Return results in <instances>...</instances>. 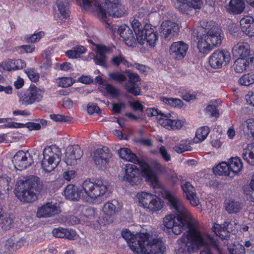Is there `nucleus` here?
I'll list each match as a JSON object with an SVG mask.
<instances>
[{
	"label": "nucleus",
	"instance_id": "0eeeda50",
	"mask_svg": "<svg viewBox=\"0 0 254 254\" xmlns=\"http://www.w3.org/2000/svg\"><path fill=\"white\" fill-rule=\"evenodd\" d=\"M41 186L40 179L37 177H23L16 182L14 193L21 201L32 202L37 200V192L40 190Z\"/></svg>",
	"mask_w": 254,
	"mask_h": 254
},
{
	"label": "nucleus",
	"instance_id": "e2e57ef3",
	"mask_svg": "<svg viewBox=\"0 0 254 254\" xmlns=\"http://www.w3.org/2000/svg\"><path fill=\"white\" fill-rule=\"evenodd\" d=\"M245 98L247 103L250 106L254 107V92H249Z\"/></svg>",
	"mask_w": 254,
	"mask_h": 254
},
{
	"label": "nucleus",
	"instance_id": "4d7b16f0",
	"mask_svg": "<svg viewBox=\"0 0 254 254\" xmlns=\"http://www.w3.org/2000/svg\"><path fill=\"white\" fill-rule=\"evenodd\" d=\"M75 175L76 173L74 170H66L64 172L63 177L64 180L70 181L75 177Z\"/></svg>",
	"mask_w": 254,
	"mask_h": 254
},
{
	"label": "nucleus",
	"instance_id": "aec40b11",
	"mask_svg": "<svg viewBox=\"0 0 254 254\" xmlns=\"http://www.w3.org/2000/svg\"><path fill=\"white\" fill-rule=\"evenodd\" d=\"M60 212V207L52 202H48L38 208L36 215L38 218L50 217Z\"/></svg>",
	"mask_w": 254,
	"mask_h": 254
},
{
	"label": "nucleus",
	"instance_id": "603ef678",
	"mask_svg": "<svg viewBox=\"0 0 254 254\" xmlns=\"http://www.w3.org/2000/svg\"><path fill=\"white\" fill-rule=\"evenodd\" d=\"M149 10L147 8L141 7L139 8L137 13L134 15V17L130 19L129 22L132 19H135L139 21L138 19H141L149 14Z\"/></svg>",
	"mask_w": 254,
	"mask_h": 254
},
{
	"label": "nucleus",
	"instance_id": "c03bdc74",
	"mask_svg": "<svg viewBox=\"0 0 254 254\" xmlns=\"http://www.w3.org/2000/svg\"><path fill=\"white\" fill-rule=\"evenodd\" d=\"M24 72L31 81L37 82L39 80L40 74L35 68H27Z\"/></svg>",
	"mask_w": 254,
	"mask_h": 254
},
{
	"label": "nucleus",
	"instance_id": "13d9d810",
	"mask_svg": "<svg viewBox=\"0 0 254 254\" xmlns=\"http://www.w3.org/2000/svg\"><path fill=\"white\" fill-rule=\"evenodd\" d=\"M56 68H60L61 70L67 71L72 68V65L68 62L64 63L61 64H56Z\"/></svg>",
	"mask_w": 254,
	"mask_h": 254
},
{
	"label": "nucleus",
	"instance_id": "2f4dec72",
	"mask_svg": "<svg viewBox=\"0 0 254 254\" xmlns=\"http://www.w3.org/2000/svg\"><path fill=\"white\" fill-rule=\"evenodd\" d=\"M245 8V4L243 0H231L228 6V10L231 13L239 14L241 13Z\"/></svg>",
	"mask_w": 254,
	"mask_h": 254
},
{
	"label": "nucleus",
	"instance_id": "c85d7f7f",
	"mask_svg": "<svg viewBox=\"0 0 254 254\" xmlns=\"http://www.w3.org/2000/svg\"><path fill=\"white\" fill-rule=\"evenodd\" d=\"M110 157V154L105 151L103 149L96 150L94 155L95 162L100 167H105Z\"/></svg>",
	"mask_w": 254,
	"mask_h": 254
},
{
	"label": "nucleus",
	"instance_id": "ddd939ff",
	"mask_svg": "<svg viewBox=\"0 0 254 254\" xmlns=\"http://www.w3.org/2000/svg\"><path fill=\"white\" fill-rule=\"evenodd\" d=\"M158 123L163 127L168 130L181 129L187 124L185 119H174L172 114L168 113L162 114L158 119Z\"/></svg>",
	"mask_w": 254,
	"mask_h": 254
},
{
	"label": "nucleus",
	"instance_id": "7c9ffc66",
	"mask_svg": "<svg viewBox=\"0 0 254 254\" xmlns=\"http://www.w3.org/2000/svg\"><path fill=\"white\" fill-rule=\"evenodd\" d=\"M224 206L228 213L234 214L240 212L243 206L241 202L230 198L225 200Z\"/></svg>",
	"mask_w": 254,
	"mask_h": 254
},
{
	"label": "nucleus",
	"instance_id": "8fccbe9b",
	"mask_svg": "<svg viewBox=\"0 0 254 254\" xmlns=\"http://www.w3.org/2000/svg\"><path fill=\"white\" fill-rule=\"evenodd\" d=\"M230 254H245V249L243 245L240 244L234 245L228 248Z\"/></svg>",
	"mask_w": 254,
	"mask_h": 254
},
{
	"label": "nucleus",
	"instance_id": "20e7f679",
	"mask_svg": "<svg viewBox=\"0 0 254 254\" xmlns=\"http://www.w3.org/2000/svg\"><path fill=\"white\" fill-rule=\"evenodd\" d=\"M122 237L130 249L138 254H164L165 247L163 242L149 233L134 234L127 229L123 230Z\"/></svg>",
	"mask_w": 254,
	"mask_h": 254
},
{
	"label": "nucleus",
	"instance_id": "b1692460",
	"mask_svg": "<svg viewBox=\"0 0 254 254\" xmlns=\"http://www.w3.org/2000/svg\"><path fill=\"white\" fill-rule=\"evenodd\" d=\"M243 32L250 37H254V18L249 15L243 17L240 21Z\"/></svg>",
	"mask_w": 254,
	"mask_h": 254
},
{
	"label": "nucleus",
	"instance_id": "473e14b6",
	"mask_svg": "<svg viewBox=\"0 0 254 254\" xmlns=\"http://www.w3.org/2000/svg\"><path fill=\"white\" fill-rule=\"evenodd\" d=\"M230 173L237 175L243 169V164L242 160L238 157H231L228 161Z\"/></svg>",
	"mask_w": 254,
	"mask_h": 254
},
{
	"label": "nucleus",
	"instance_id": "dca6fc26",
	"mask_svg": "<svg viewBox=\"0 0 254 254\" xmlns=\"http://www.w3.org/2000/svg\"><path fill=\"white\" fill-rule=\"evenodd\" d=\"M189 45L183 41L173 42L170 47L171 57L176 60H182L187 55Z\"/></svg>",
	"mask_w": 254,
	"mask_h": 254
},
{
	"label": "nucleus",
	"instance_id": "e433bc0d",
	"mask_svg": "<svg viewBox=\"0 0 254 254\" xmlns=\"http://www.w3.org/2000/svg\"><path fill=\"white\" fill-rule=\"evenodd\" d=\"M99 90L105 96L110 95L113 98L117 97L120 94L119 90L113 85L106 83L99 88Z\"/></svg>",
	"mask_w": 254,
	"mask_h": 254
},
{
	"label": "nucleus",
	"instance_id": "5fc2aeb1",
	"mask_svg": "<svg viewBox=\"0 0 254 254\" xmlns=\"http://www.w3.org/2000/svg\"><path fill=\"white\" fill-rule=\"evenodd\" d=\"M50 118L55 122H68L70 121L69 117L61 115L52 114L50 115Z\"/></svg>",
	"mask_w": 254,
	"mask_h": 254
},
{
	"label": "nucleus",
	"instance_id": "37998d69",
	"mask_svg": "<svg viewBox=\"0 0 254 254\" xmlns=\"http://www.w3.org/2000/svg\"><path fill=\"white\" fill-rule=\"evenodd\" d=\"M55 83L60 87L66 88L71 86L74 82L72 78L63 77L55 79Z\"/></svg>",
	"mask_w": 254,
	"mask_h": 254
},
{
	"label": "nucleus",
	"instance_id": "cd10ccee",
	"mask_svg": "<svg viewBox=\"0 0 254 254\" xmlns=\"http://www.w3.org/2000/svg\"><path fill=\"white\" fill-rule=\"evenodd\" d=\"M96 56L94 59L95 62L96 64L101 66H105L106 61V54L109 53V49L106 46L103 45H96Z\"/></svg>",
	"mask_w": 254,
	"mask_h": 254
},
{
	"label": "nucleus",
	"instance_id": "774afa93",
	"mask_svg": "<svg viewBox=\"0 0 254 254\" xmlns=\"http://www.w3.org/2000/svg\"><path fill=\"white\" fill-rule=\"evenodd\" d=\"M78 80L83 84H89L92 82V79L89 75H82L78 78Z\"/></svg>",
	"mask_w": 254,
	"mask_h": 254
},
{
	"label": "nucleus",
	"instance_id": "6ab92c4d",
	"mask_svg": "<svg viewBox=\"0 0 254 254\" xmlns=\"http://www.w3.org/2000/svg\"><path fill=\"white\" fill-rule=\"evenodd\" d=\"M179 25L171 20H165L161 25V34L165 39H171L179 31Z\"/></svg>",
	"mask_w": 254,
	"mask_h": 254
},
{
	"label": "nucleus",
	"instance_id": "72a5a7b5",
	"mask_svg": "<svg viewBox=\"0 0 254 254\" xmlns=\"http://www.w3.org/2000/svg\"><path fill=\"white\" fill-rule=\"evenodd\" d=\"M242 157L249 164L254 165V144H249L244 149Z\"/></svg>",
	"mask_w": 254,
	"mask_h": 254
},
{
	"label": "nucleus",
	"instance_id": "69168bd1",
	"mask_svg": "<svg viewBox=\"0 0 254 254\" xmlns=\"http://www.w3.org/2000/svg\"><path fill=\"white\" fill-rule=\"evenodd\" d=\"M99 111V107L96 104L91 103L88 104L87 106V112L89 114H93L94 113H97Z\"/></svg>",
	"mask_w": 254,
	"mask_h": 254
},
{
	"label": "nucleus",
	"instance_id": "49530a36",
	"mask_svg": "<svg viewBox=\"0 0 254 254\" xmlns=\"http://www.w3.org/2000/svg\"><path fill=\"white\" fill-rule=\"evenodd\" d=\"M110 78L117 82H122L127 79L126 75L123 72L115 71L109 73Z\"/></svg>",
	"mask_w": 254,
	"mask_h": 254
},
{
	"label": "nucleus",
	"instance_id": "f8f14e48",
	"mask_svg": "<svg viewBox=\"0 0 254 254\" xmlns=\"http://www.w3.org/2000/svg\"><path fill=\"white\" fill-rule=\"evenodd\" d=\"M123 176H121L122 181L127 182L132 185H137L142 181L138 168L134 165L127 164L123 170Z\"/></svg>",
	"mask_w": 254,
	"mask_h": 254
},
{
	"label": "nucleus",
	"instance_id": "bb28decb",
	"mask_svg": "<svg viewBox=\"0 0 254 254\" xmlns=\"http://www.w3.org/2000/svg\"><path fill=\"white\" fill-rule=\"evenodd\" d=\"M122 205L118 200L113 199L104 204L102 211L107 216H112L122 209Z\"/></svg>",
	"mask_w": 254,
	"mask_h": 254
},
{
	"label": "nucleus",
	"instance_id": "f257e3e1",
	"mask_svg": "<svg viewBox=\"0 0 254 254\" xmlns=\"http://www.w3.org/2000/svg\"><path fill=\"white\" fill-rule=\"evenodd\" d=\"M120 157L124 160L138 164L141 168L142 176L149 182L155 190V193L160 192L162 197L168 200L174 209L175 215L170 214L163 219V225L175 235L180 234L188 228L178 241L176 254H193L201 247L214 248L221 253L217 242L206 233H201L196 228L197 221L185 207L183 201L174 194L165 190L159 181L157 175L149 165L143 160H139L136 155L127 148H122L118 152ZM200 254H212L209 249L204 250Z\"/></svg>",
	"mask_w": 254,
	"mask_h": 254
},
{
	"label": "nucleus",
	"instance_id": "1a4fd4ad",
	"mask_svg": "<svg viewBox=\"0 0 254 254\" xmlns=\"http://www.w3.org/2000/svg\"><path fill=\"white\" fill-rule=\"evenodd\" d=\"M43 156L42 161V168L45 171L50 172L59 164L62 153L60 148L56 145H52L44 149Z\"/></svg>",
	"mask_w": 254,
	"mask_h": 254
},
{
	"label": "nucleus",
	"instance_id": "423d86ee",
	"mask_svg": "<svg viewBox=\"0 0 254 254\" xmlns=\"http://www.w3.org/2000/svg\"><path fill=\"white\" fill-rule=\"evenodd\" d=\"M200 25L207 31L199 38L197 48L200 53L208 54L221 44L224 35L220 27L213 21L204 20Z\"/></svg>",
	"mask_w": 254,
	"mask_h": 254
},
{
	"label": "nucleus",
	"instance_id": "052dcab7",
	"mask_svg": "<svg viewBox=\"0 0 254 254\" xmlns=\"http://www.w3.org/2000/svg\"><path fill=\"white\" fill-rule=\"evenodd\" d=\"M14 61L15 70L22 69L23 68L26 67L25 62L22 60L17 59V60H14Z\"/></svg>",
	"mask_w": 254,
	"mask_h": 254
},
{
	"label": "nucleus",
	"instance_id": "393cba45",
	"mask_svg": "<svg viewBox=\"0 0 254 254\" xmlns=\"http://www.w3.org/2000/svg\"><path fill=\"white\" fill-rule=\"evenodd\" d=\"M14 183V177L11 175L0 177V195L8 194Z\"/></svg>",
	"mask_w": 254,
	"mask_h": 254
},
{
	"label": "nucleus",
	"instance_id": "2eb2a0df",
	"mask_svg": "<svg viewBox=\"0 0 254 254\" xmlns=\"http://www.w3.org/2000/svg\"><path fill=\"white\" fill-rule=\"evenodd\" d=\"M203 5L202 0H177L175 7L181 12L189 14L192 9H199Z\"/></svg>",
	"mask_w": 254,
	"mask_h": 254
},
{
	"label": "nucleus",
	"instance_id": "09e8293b",
	"mask_svg": "<svg viewBox=\"0 0 254 254\" xmlns=\"http://www.w3.org/2000/svg\"><path fill=\"white\" fill-rule=\"evenodd\" d=\"M112 64L116 65H119L121 64H123L126 66L129 67L131 64L129 63L124 57L123 55L114 57L112 60Z\"/></svg>",
	"mask_w": 254,
	"mask_h": 254
},
{
	"label": "nucleus",
	"instance_id": "4468645a",
	"mask_svg": "<svg viewBox=\"0 0 254 254\" xmlns=\"http://www.w3.org/2000/svg\"><path fill=\"white\" fill-rule=\"evenodd\" d=\"M12 161L16 169L23 170L31 165L33 159L28 152L19 151L14 155Z\"/></svg>",
	"mask_w": 254,
	"mask_h": 254
},
{
	"label": "nucleus",
	"instance_id": "6e6d98bb",
	"mask_svg": "<svg viewBox=\"0 0 254 254\" xmlns=\"http://www.w3.org/2000/svg\"><path fill=\"white\" fill-rule=\"evenodd\" d=\"M159 153L162 158L166 161L168 162L171 160V155L168 152L166 148L164 146H161L159 148Z\"/></svg>",
	"mask_w": 254,
	"mask_h": 254
},
{
	"label": "nucleus",
	"instance_id": "58836bf2",
	"mask_svg": "<svg viewBox=\"0 0 254 254\" xmlns=\"http://www.w3.org/2000/svg\"><path fill=\"white\" fill-rule=\"evenodd\" d=\"M86 49L81 46H78L73 47L71 50L67 51L65 55L69 59H76L85 53Z\"/></svg>",
	"mask_w": 254,
	"mask_h": 254
},
{
	"label": "nucleus",
	"instance_id": "9d476101",
	"mask_svg": "<svg viewBox=\"0 0 254 254\" xmlns=\"http://www.w3.org/2000/svg\"><path fill=\"white\" fill-rule=\"evenodd\" d=\"M45 91L36 86H30L25 91L18 93L19 103L23 106H28L39 103L42 101Z\"/></svg>",
	"mask_w": 254,
	"mask_h": 254
},
{
	"label": "nucleus",
	"instance_id": "bf43d9fd",
	"mask_svg": "<svg viewBox=\"0 0 254 254\" xmlns=\"http://www.w3.org/2000/svg\"><path fill=\"white\" fill-rule=\"evenodd\" d=\"M223 143V141L221 138H212L210 141L212 146L216 149H218L221 147Z\"/></svg>",
	"mask_w": 254,
	"mask_h": 254
},
{
	"label": "nucleus",
	"instance_id": "c756f323",
	"mask_svg": "<svg viewBox=\"0 0 254 254\" xmlns=\"http://www.w3.org/2000/svg\"><path fill=\"white\" fill-rule=\"evenodd\" d=\"M53 235L56 237L74 240L76 238V232L73 230H67L61 227L55 228L52 231Z\"/></svg>",
	"mask_w": 254,
	"mask_h": 254
},
{
	"label": "nucleus",
	"instance_id": "5701e85b",
	"mask_svg": "<svg viewBox=\"0 0 254 254\" xmlns=\"http://www.w3.org/2000/svg\"><path fill=\"white\" fill-rule=\"evenodd\" d=\"M250 58H236L233 68L237 73H242L250 67V66L254 64V57Z\"/></svg>",
	"mask_w": 254,
	"mask_h": 254
},
{
	"label": "nucleus",
	"instance_id": "680f3d73",
	"mask_svg": "<svg viewBox=\"0 0 254 254\" xmlns=\"http://www.w3.org/2000/svg\"><path fill=\"white\" fill-rule=\"evenodd\" d=\"M130 107L135 110L142 111L143 110V105L138 101L134 100L129 102Z\"/></svg>",
	"mask_w": 254,
	"mask_h": 254
},
{
	"label": "nucleus",
	"instance_id": "3c124183",
	"mask_svg": "<svg viewBox=\"0 0 254 254\" xmlns=\"http://www.w3.org/2000/svg\"><path fill=\"white\" fill-rule=\"evenodd\" d=\"M0 67L7 71L15 70L14 61L13 60H7L0 64Z\"/></svg>",
	"mask_w": 254,
	"mask_h": 254
},
{
	"label": "nucleus",
	"instance_id": "a211bd4d",
	"mask_svg": "<svg viewBox=\"0 0 254 254\" xmlns=\"http://www.w3.org/2000/svg\"><path fill=\"white\" fill-rule=\"evenodd\" d=\"M82 154V151L78 146H68L65 152V162L67 165H75Z\"/></svg>",
	"mask_w": 254,
	"mask_h": 254
},
{
	"label": "nucleus",
	"instance_id": "7ed1b4c3",
	"mask_svg": "<svg viewBox=\"0 0 254 254\" xmlns=\"http://www.w3.org/2000/svg\"><path fill=\"white\" fill-rule=\"evenodd\" d=\"M109 183L106 181H98L94 183L86 180L79 188L68 185L64 189V194L69 200L80 198L86 202L100 203L101 198L109 194Z\"/></svg>",
	"mask_w": 254,
	"mask_h": 254
},
{
	"label": "nucleus",
	"instance_id": "864d4df0",
	"mask_svg": "<svg viewBox=\"0 0 254 254\" xmlns=\"http://www.w3.org/2000/svg\"><path fill=\"white\" fill-rule=\"evenodd\" d=\"M0 223L1 224V227L4 229H8L12 226V220L7 216H3L0 218Z\"/></svg>",
	"mask_w": 254,
	"mask_h": 254
},
{
	"label": "nucleus",
	"instance_id": "39448f33",
	"mask_svg": "<svg viewBox=\"0 0 254 254\" xmlns=\"http://www.w3.org/2000/svg\"><path fill=\"white\" fill-rule=\"evenodd\" d=\"M79 2L82 3V8L96 15L103 22H105V26H109V24L106 22L108 16L119 18L124 16L127 11L124 6L119 2V0L116 4H109L104 7L101 5L98 0L90 1L89 0H78Z\"/></svg>",
	"mask_w": 254,
	"mask_h": 254
},
{
	"label": "nucleus",
	"instance_id": "9b49d317",
	"mask_svg": "<svg viewBox=\"0 0 254 254\" xmlns=\"http://www.w3.org/2000/svg\"><path fill=\"white\" fill-rule=\"evenodd\" d=\"M230 52L226 50H217L210 56L209 64L213 69H220L227 66L231 61Z\"/></svg>",
	"mask_w": 254,
	"mask_h": 254
},
{
	"label": "nucleus",
	"instance_id": "6e6552de",
	"mask_svg": "<svg viewBox=\"0 0 254 254\" xmlns=\"http://www.w3.org/2000/svg\"><path fill=\"white\" fill-rule=\"evenodd\" d=\"M135 197L138 206L152 214L158 213L164 206V202L160 197L148 191H140Z\"/></svg>",
	"mask_w": 254,
	"mask_h": 254
},
{
	"label": "nucleus",
	"instance_id": "f3484780",
	"mask_svg": "<svg viewBox=\"0 0 254 254\" xmlns=\"http://www.w3.org/2000/svg\"><path fill=\"white\" fill-rule=\"evenodd\" d=\"M232 54L235 58H250L254 56L250 45L246 42H239L235 44L232 50Z\"/></svg>",
	"mask_w": 254,
	"mask_h": 254
},
{
	"label": "nucleus",
	"instance_id": "a18cd8bd",
	"mask_svg": "<svg viewBox=\"0 0 254 254\" xmlns=\"http://www.w3.org/2000/svg\"><path fill=\"white\" fill-rule=\"evenodd\" d=\"M205 114L210 118H217L219 115V112L217 107L213 104H210L206 106L204 109Z\"/></svg>",
	"mask_w": 254,
	"mask_h": 254
},
{
	"label": "nucleus",
	"instance_id": "c9c22d12",
	"mask_svg": "<svg viewBox=\"0 0 254 254\" xmlns=\"http://www.w3.org/2000/svg\"><path fill=\"white\" fill-rule=\"evenodd\" d=\"M213 172L216 175L219 176L224 175L226 176H229L233 177V176L231 175L230 171L229 170V164L228 162H222L215 166L213 168Z\"/></svg>",
	"mask_w": 254,
	"mask_h": 254
},
{
	"label": "nucleus",
	"instance_id": "0e129e2a",
	"mask_svg": "<svg viewBox=\"0 0 254 254\" xmlns=\"http://www.w3.org/2000/svg\"><path fill=\"white\" fill-rule=\"evenodd\" d=\"M80 222V219L74 216H69L66 219V222L68 224L71 225L78 224Z\"/></svg>",
	"mask_w": 254,
	"mask_h": 254
},
{
	"label": "nucleus",
	"instance_id": "79ce46f5",
	"mask_svg": "<svg viewBox=\"0 0 254 254\" xmlns=\"http://www.w3.org/2000/svg\"><path fill=\"white\" fill-rule=\"evenodd\" d=\"M239 83L243 86H248L254 83V73L244 74L239 79Z\"/></svg>",
	"mask_w": 254,
	"mask_h": 254
},
{
	"label": "nucleus",
	"instance_id": "a19ab883",
	"mask_svg": "<svg viewBox=\"0 0 254 254\" xmlns=\"http://www.w3.org/2000/svg\"><path fill=\"white\" fill-rule=\"evenodd\" d=\"M160 100L162 101L164 104L175 108L181 107L183 105L182 101L177 98L161 97Z\"/></svg>",
	"mask_w": 254,
	"mask_h": 254
},
{
	"label": "nucleus",
	"instance_id": "de8ad7c7",
	"mask_svg": "<svg viewBox=\"0 0 254 254\" xmlns=\"http://www.w3.org/2000/svg\"><path fill=\"white\" fill-rule=\"evenodd\" d=\"M45 33L43 31H39L34 33L33 34L28 36L26 37V40L30 43H36L40 40L41 38L44 37Z\"/></svg>",
	"mask_w": 254,
	"mask_h": 254
},
{
	"label": "nucleus",
	"instance_id": "f03ea898",
	"mask_svg": "<svg viewBox=\"0 0 254 254\" xmlns=\"http://www.w3.org/2000/svg\"><path fill=\"white\" fill-rule=\"evenodd\" d=\"M130 25L136 37L126 25H121L118 30V34L128 46L134 47L137 42L141 45L146 43L147 45L151 48H153L156 45L158 41V34L152 25L146 24L143 27L139 21L132 19L130 20Z\"/></svg>",
	"mask_w": 254,
	"mask_h": 254
},
{
	"label": "nucleus",
	"instance_id": "338daca9",
	"mask_svg": "<svg viewBox=\"0 0 254 254\" xmlns=\"http://www.w3.org/2000/svg\"><path fill=\"white\" fill-rule=\"evenodd\" d=\"M21 52L32 53L34 51L35 47L34 45H23L20 47Z\"/></svg>",
	"mask_w": 254,
	"mask_h": 254
},
{
	"label": "nucleus",
	"instance_id": "412c9836",
	"mask_svg": "<svg viewBox=\"0 0 254 254\" xmlns=\"http://www.w3.org/2000/svg\"><path fill=\"white\" fill-rule=\"evenodd\" d=\"M181 188L184 196L190 204L193 206H197L199 204V200L193 186L190 182H186L181 184Z\"/></svg>",
	"mask_w": 254,
	"mask_h": 254
},
{
	"label": "nucleus",
	"instance_id": "f704fd0d",
	"mask_svg": "<svg viewBox=\"0 0 254 254\" xmlns=\"http://www.w3.org/2000/svg\"><path fill=\"white\" fill-rule=\"evenodd\" d=\"M210 132L209 128L207 126H203L197 129L195 137L193 141L195 143H198L203 141L208 136Z\"/></svg>",
	"mask_w": 254,
	"mask_h": 254
},
{
	"label": "nucleus",
	"instance_id": "a878e982",
	"mask_svg": "<svg viewBox=\"0 0 254 254\" xmlns=\"http://www.w3.org/2000/svg\"><path fill=\"white\" fill-rule=\"evenodd\" d=\"M240 128L243 130L245 136L254 139V118H250L240 123Z\"/></svg>",
	"mask_w": 254,
	"mask_h": 254
},
{
	"label": "nucleus",
	"instance_id": "4c0bfd02",
	"mask_svg": "<svg viewBox=\"0 0 254 254\" xmlns=\"http://www.w3.org/2000/svg\"><path fill=\"white\" fill-rule=\"evenodd\" d=\"M229 225H232V223L225 222L223 227L219 224L215 223L212 226V229L217 236H219L221 239H224V235L222 234V232L225 233L226 230L228 231L229 230L233 231L229 227Z\"/></svg>",
	"mask_w": 254,
	"mask_h": 254
},
{
	"label": "nucleus",
	"instance_id": "ea45409f",
	"mask_svg": "<svg viewBox=\"0 0 254 254\" xmlns=\"http://www.w3.org/2000/svg\"><path fill=\"white\" fill-rule=\"evenodd\" d=\"M191 140L187 139L182 140L180 143L174 147V149L178 153H182L185 151L191 150V147L190 145Z\"/></svg>",
	"mask_w": 254,
	"mask_h": 254
},
{
	"label": "nucleus",
	"instance_id": "4be33fe9",
	"mask_svg": "<svg viewBox=\"0 0 254 254\" xmlns=\"http://www.w3.org/2000/svg\"><path fill=\"white\" fill-rule=\"evenodd\" d=\"M129 80L126 84V89L127 92L134 95H138L140 93V89L137 83L139 81V77L137 74L128 72Z\"/></svg>",
	"mask_w": 254,
	"mask_h": 254
}]
</instances>
